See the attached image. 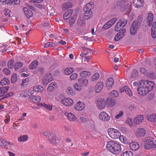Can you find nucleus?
<instances>
[{
    "label": "nucleus",
    "instance_id": "obj_1",
    "mask_svg": "<svg viewBox=\"0 0 156 156\" xmlns=\"http://www.w3.org/2000/svg\"><path fill=\"white\" fill-rule=\"evenodd\" d=\"M106 148L108 150L115 154L119 153L122 149L120 144L112 141L107 142Z\"/></svg>",
    "mask_w": 156,
    "mask_h": 156
},
{
    "label": "nucleus",
    "instance_id": "obj_2",
    "mask_svg": "<svg viewBox=\"0 0 156 156\" xmlns=\"http://www.w3.org/2000/svg\"><path fill=\"white\" fill-rule=\"evenodd\" d=\"M94 8L93 3L92 2L87 4L83 8V15L85 19L87 20H89L92 17L93 13L91 9Z\"/></svg>",
    "mask_w": 156,
    "mask_h": 156
},
{
    "label": "nucleus",
    "instance_id": "obj_3",
    "mask_svg": "<svg viewBox=\"0 0 156 156\" xmlns=\"http://www.w3.org/2000/svg\"><path fill=\"white\" fill-rule=\"evenodd\" d=\"M108 132L109 136L112 138L116 139L120 137V132L117 130L113 128H110L108 129Z\"/></svg>",
    "mask_w": 156,
    "mask_h": 156
},
{
    "label": "nucleus",
    "instance_id": "obj_4",
    "mask_svg": "<svg viewBox=\"0 0 156 156\" xmlns=\"http://www.w3.org/2000/svg\"><path fill=\"white\" fill-rule=\"evenodd\" d=\"M140 26V23L137 21L133 22L131 26L130 32L131 35H134L136 33L138 29Z\"/></svg>",
    "mask_w": 156,
    "mask_h": 156
},
{
    "label": "nucleus",
    "instance_id": "obj_5",
    "mask_svg": "<svg viewBox=\"0 0 156 156\" xmlns=\"http://www.w3.org/2000/svg\"><path fill=\"white\" fill-rule=\"evenodd\" d=\"M139 87L137 89L138 93L141 95L144 96L147 94L149 91L146 87L144 86L143 84L140 83V81L138 85Z\"/></svg>",
    "mask_w": 156,
    "mask_h": 156
},
{
    "label": "nucleus",
    "instance_id": "obj_6",
    "mask_svg": "<svg viewBox=\"0 0 156 156\" xmlns=\"http://www.w3.org/2000/svg\"><path fill=\"white\" fill-rule=\"evenodd\" d=\"M140 83L143 84L144 86L146 87L148 89L149 91L151 90L154 86V83L151 81H149L147 80H141Z\"/></svg>",
    "mask_w": 156,
    "mask_h": 156
},
{
    "label": "nucleus",
    "instance_id": "obj_7",
    "mask_svg": "<svg viewBox=\"0 0 156 156\" xmlns=\"http://www.w3.org/2000/svg\"><path fill=\"white\" fill-rule=\"evenodd\" d=\"M127 1V0H119L117 3V6H120L122 9V10H125L129 7Z\"/></svg>",
    "mask_w": 156,
    "mask_h": 156
},
{
    "label": "nucleus",
    "instance_id": "obj_8",
    "mask_svg": "<svg viewBox=\"0 0 156 156\" xmlns=\"http://www.w3.org/2000/svg\"><path fill=\"white\" fill-rule=\"evenodd\" d=\"M88 83L87 80L83 78L79 80V91L82 90L83 89V86H86Z\"/></svg>",
    "mask_w": 156,
    "mask_h": 156
},
{
    "label": "nucleus",
    "instance_id": "obj_9",
    "mask_svg": "<svg viewBox=\"0 0 156 156\" xmlns=\"http://www.w3.org/2000/svg\"><path fill=\"white\" fill-rule=\"evenodd\" d=\"M0 2L4 3L5 4H6L8 5H15L19 4L20 2V0H0Z\"/></svg>",
    "mask_w": 156,
    "mask_h": 156
},
{
    "label": "nucleus",
    "instance_id": "obj_10",
    "mask_svg": "<svg viewBox=\"0 0 156 156\" xmlns=\"http://www.w3.org/2000/svg\"><path fill=\"white\" fill-rule=\"evenodd\" d=\"M12 143L7 142L6 140L0 138V145L4 147L5 148L8 149L10 147Z\"/></svg>",
    "mask_w": 156,
    "mask_h": 156
},
{
    "label": "nucleus",
    "instance_id": "obj_11",
    "mask_svg": "<svg viewBox=\"0 0 156 156\" xmlns=\"http://www.w3.org/2000/svg\"><path fill=\"white\" fill-rule=\"evenodd\" d=\"M61 103L66 106H69L72 105L73 102L72 99L69 98H65L61 100Z\"/></svg>",
    "mask_w": 156,
    "mask_h": 156
},
{
    "label": "nucleus",
    "instance_id": "obj_12",
    "mask_svg": "<svg viewBox=\"0 0 156 156\" xmlns=\"http://www.w3.org/2000/svg\"><path fill=\"white\" fill-rule=\"evenodd\" d=\"M126 32V30L124 29L122 30L119 32L115 37V41H118L120 39H121L124 36Z\"/></svg>",
    "mask_w": 156,
    "mask_h": 156
},
{
    "label": "nucleus",
    "instance_id": "obj_13",
    "mask_svg": "<svg viewBox=\"0 0 156 156\" xmlns=\"http://www.w3.org/2000/svg\"><path fill=\"white\" fill-rule=\"evenodd\" d=\"M106 103L109 107H112L115 103V100L112 97L109 96L106 100Z\"/></svg>",
    "mask_w": 156,
    "mask_h": 156
},
{
    "label": "nucleus",
    "instance_id": "obj_14",
    "mask_svg": "<svg viewBox=\"0 0 156 156\" xmlns=\"http://www.w3.org/2000/svg\"><path fill=\"white\" fill-rule=\"evenodd\" d=\"M133 4L137 8L142 7L144 5V0H134Z\"/></svg>",
    "mask_w": 156,
    "mask_h": 156
},
{
    "label": "nucleus",
    "instance_id": "obj_15",
    "mask_svg": "<svg viewBox=\"0 0 156 156\" xmlns=\"http://www.w3.org/2000/svg\"><path fill=\"white\" fill-rule=\"evenodd\" d=\"M99 118L103 121H108L110 119V116L104 112H101L99 115Z\"/></svg>",
    "mask_w": 156,
    "mask_h": 156
},
{
    "label": "nucleus",
    "instance_id": "obj_16",
    "mask_svg": "<svg viewBox=\"0 0 156 156\" xmlns=\"http://www.w3.org/2000/svg\"><path fill=\"white\" fill-rule=\"evenodd\" d=\"M120 92L121 93L125 92L130 97L132 95V93L131 90L127 86L123 87L121 90Z\"/></svg>",
    "mask_w": 156,
    "mask_h": 156
},
{
    "label": "nucleus",
    "instance_id": "obj_17",
    "mask_svg": "<svg viewBox=\"0 0 156 156\" xmlns=\"http://www.w3.org/2000/svg\"><path fill=\"white\" fill-rule=\"evenodd\" d=\"M97 106L100 109L103 108L105 106V101L103 98L98 100L97 102Z\"/></svg>",
    "mask_w": 156,
    "mask_h": 156
},
{
    "label": "nucleus",
    "instance_id": "obj_18",
    "mask_svg": "<svg viewBox=\"0 0 156 156\" xmlns=\"http://www.w3.org/2000/svg\"><path fill=\"white\" fill-rule=\"evenodd\" d=\"M63 113L64 115L67 117L69 121H73L75 120L76 118L75 116L71 113L65 112Z\"/></svg>",
    "mask_w": 156,
    "mask_h": 156
},
{
    "label": "nucleus",
    "instance_id": "obj_19",
    "mask_svg": "<svg viewBox=\"0 0 156 156\" xmlns=\"http://www.w3.org/2000/svg\"><path fill=\"white\" fill-rule=\"evenodd\" d=\"M145 130L142 128L137 129L136 132V135L137 136H144L145 134Z\"/></svg>",
    "mask_w": 156,
    "mask_h": 156
},
{
    "label": "nucleus",
    "instance_id": "obj_20",
    "mask_svg": "<svg viewBox=\"0 0 156 156\" xmlns=\"http://www.w3.org/2000/svg\"><path fill=\"white\" fill-rule=\"evenodd\" d=\"M153 144V140L149 139L146 140L144 143V148L147 149H150Z\"/></svg>",
    "mask_w": 156,
    "mask_h": 156
},
{
    "label": "nucleus",
    "instance_id": "obj_21",
    "mask_svg": "<svg viewBox=\"0 0 156 156\" xmlns=\"http://www.w3.org/2000/svg\"><path fill=\"white\" fill-rule=\"evenodd\" d=\"M44 135L45 136H47L46 138L49 140L50 142L52 143L53 144H54L56 142L54 138V137L53 138H51V135H50V134H48V132H46L44 133Z\"/></svg>",
    "mask_w": 156,
    "mask_h": 156
},
{
    "label": "nucleus",
    "instance_id": "obj_22",
    "mask_svg": "<svg viewBox=\"0 0 156 156\" xmlns=\"http://www.w3.org/2000/svg\"><path fill=\"white\" fill-rule=\"evenodd\" d=\"M143 119V115H138L134 119L133 122L135 124H138L141 122Z\"/></svg>",
    "mask_w": 156,
    "mask_h": 156
},
{
    "label": "nucleus",
    "instance_id": "obj_23",
    "mask_svg": "<svg viewBox=\"0 0 156 156\" xmlns=\"http://www.w3.org/2000/svg\"><path fill=\"white\" fill-rule=\"evenodd\" d=\"M23 11L27 17L30 18L33 15L32 12L27 7H24L23 9Z\"/></svg>",
    "mask_w": 156,
    "mask_h": 156
},
{
    "label": "nucleus",
    "instance_id": "obj_24",
    "mask_svg": "<svg viewBox=\"0 0 156 156\" xmlns=\"http://www.w3.org/2000/svg\"><path fill=\"white\" fill-rule=\"evenodd\" d=\"M72 6V4L69 2H66L62 4V10L65 11L67 9L71 8Z\"/></svg>",
    "mask_w": 156,
    "mask_h": 156
},
{
    "label": "nucleus",
    "instance_id": "obj_25",
    "mask_svg": "<svg viewBox=\"0 0 156 156\" xmlns=\"http://www.w3.org/2000/svg\"><path fill=\"white\" fill-rule=\"evenodd\" d=\"M29 100L34 103H37L41 101V98L40 96H36L33 95L29 97Z\"/></svg>",
    "mask_w": 156,
    "mask_h": 156
},
{
    "label": "nucleus",
    "instance_id": "obj_26",
    "mask_svg": "<svg viewBox=\"0 0 156 156\" xmlns=\"http://www.w3.org/2000/svg\"><path fill=\"white\" fill-rule=\"evenodd\" d=\"M103 86V82H99L96 85L95 91L96 93H98L101 91Z\"/></svg>",
    "mask_w": 156,
    "mask_h": 156
},
{
    "label": "nucleus",
    "instance_id": "obj_27",
    "mask_svg": "<svg viewBox=\"0 0 156 156\" xmlns=\"http://www.w3.org/2000/svg\"><path fill=\"white\" fill-rule=\"evenodd\" d=\"M129 146L131 149L134 151H136L139 148L138 144L135 142L131 143L130 144Z\"/></svg>",
    "mask_w": 156,
    "mask_h": 156
},
{
    "label": "nucleus",
    "instance_id": "obj_28",
    "mask_svg": "<svg viewBox=\"0 0 156 156\" xmlns=\"http://www.w3.org/2000/svg\"><path fill=\"white\" fill-rule=\"evenodd\" d=\"M73 12L72 9H69L65 12L63 15V18L65 20L68 19L72 15Z\"/></svg>",
    "mask_w": 156,
    "mask_h": 156
},
{
    "label": "nucleus",
    "instance_id": "obj_29",
    "mask_svg": "<svg viewBox=\"0 0 156 156\" xmlns=\"http://www.w3.org/2000/svg\"><path fill=\"white\" fill-rule=\"evenodd\" d=\"M153 18V16L152 13L148 14L147 17V23L149 26H150L152 23Z\"/></svg>",
    "mask_w": 156,
    "mask_h": 156
},
{
    "label": "nucleus",
    "instance_id": "obj_30",
    "mask_svg": "<svg viewBox=\"0 0 156 156\" xmlns=\"http://www.w3.org/2000/svg\"><path fill=\"white\" fill-rule=\"evenodd\" d=\"M114 83V80L112 78H110L106 80V84L107 87L108 88H110L113 85Z\"/></svg>",
    "mask_w": 156,
    "mask_h": 156
},
{
    "label": "nucleus",
    "instance_id": "obj_31",
    "mask_svg": "<svg viewBox=\"0 0 156 156\" xmlns=\"http://www.w3.org/2000/svg\"><path fill=\"white\" fill-rule=\"evenodd\" d=\"M9 88V86L0 87V97L2 96L6 93Z\"/></svg>",
    "mask_w": 156,
    "mask_h": 156
},
{
    "label": "nucleus",
    "instance_id": "obj_32",
    "mask_svg": "<svg viewBox=\"0 0 156 156\" xmlns=\"http://www.w3.org/2000/svg\"><path fill=\"white\" fill-rule=\"evenodd\" d=\"M148 120L150 121L153 122H156V115L152 114L148 116Z\"/></svg>",
    "mask_w": 156,
    "mask_h": 156
},
{
    "label": "nucleus",
    "instance_id": "obj_33",
    "mask_svg": "<svg viewBox=\"0 0 156 156\" xmlns=\"http://www.w3.org/2000/svg\"><path fill=\"white\" fill-rule=\"evenodd\" d=\"M56 87V84L55 83H51L49 84V86L48 88V91H52L54 90L55 87Z\"/></svg>",
    "mask_w": 156,
    "mask_h": 156
},
{
    "label": "nucleus",
    "instance_id": "obj_34",
    "mask_svg": "<svg viewBox=\"0 0 156 156\" xmlns=\"http://www.w3.org/2000/svg\"><path fill=\"white\" fill-rule=\"evenodd\" d=\"M43 87L41 86L38 85L34 87L33 90L36 92H40L41 93L43 90Z\"/></svg>",
    "mask_w": 156,
    "mask_h": 156
},
{
    "label": "nucleus",
    "instance_id": "obj_35",
    "mask_svg": "<svg viewBox=\"0 0 156 156\" xmlns=\"http://www.w3.org/2000/svg\"><path fill=\"white\" fill-rule=\"evenodd\" d=\"M121 156H133V154L130 151H122Z\"/></svg>",
    "mask_w": 156,
    "mask_h": 156
},
{
    "label": "nucleus",
    "instance_id": "obj_36",
    "mask_svg": "<svg viewBox=\"0 0 156 156\" xmlns=\"http://www.w3.org/2000/svg\"><path fill=\"white\" fill-rule=\"evenodd\" d=\"M57 45V44L52 42H47L45 43L44 46V48H47L49 47H55Z\"/></svg>",
    "mask_w": 156,
    "mask_h": 156
},
{
    "label": "nucleus",
    "instance_id": "obj_37",
    "mask_svg": "<svg viewBox=\"0 0 156 156\" xmlns=\"http://www.w3.org/2000/svg\"><path fill=\"white\" fill-rule=\"evenodd\" d=\"M90 73L89 72L83 71L81 73L80 76L82 77H88L90 76Z\"/></svg>",
    "mask_w": 156,
    "mask_h": 156
},
{
    "label": "nucleus",
    "instance_id": "obj_38",
    "mask_svg": "<svg viewBox=\"0 0 156 156\" xmlns=\"http://www.w3.org/2000/svg\"><path fill=\"white\" fill-rule=\"evenodd\" d=\"M9 83V80L7 78H4L2 79L0 82V84L2 85L8 84Z\"/></svg>",
    "mask_w": 156,
    "mask_h": 156
},
{
    "label": "nucleus",
    "instance_id": "obj_39",
    "mask_svg": "<svg viewBox=\"0 0 156 156\" xmlns=\"http://www.w3.org/2000/svg\"><path fill=\"white\" fill-rule=\"evenodd\" d=\"M138 76V71L135 69H133L132 72L131 77L132 78H135Z\"/></svg>",
    "mask_w": 156,
    "mask_h": 156
},
{
    "label": "nucleus",
    "instance_id": "obj_40",
    "mask_svg": "<svg viewBox=\"0 0 156 156\" xmlns=\"http://www.w3.org/2000/svg\"><path fill=\"white\" fill-rule=\"evenodd\" d=\"M38 62L37 61L33 62L30 65L29 68H36L38 65Z\"/></svg>",
    "mask_w": 156,
    "mask_h": 156
},
{
    "label": "nucleus",
    "instance_id": "obj_41",
    "mask_svg": "<svg viewBox=\"0 0 156 156\" xmlns=\"http://www.w3.org/2000/svg\"><path fill=\"white\" fill-rule=\"evenodd\" d=\"M28 139V136L26 135L22 136L18 138V140L19 142H22L26 141Z\"/></svg>",
    "mask_w": 156,
    "mask_h": 156
},
{
    "label": "nucleus",
    "instance_id": "obj_42",
    "mask_svg": "<svg viewBox=\"0 0 156 156\" xmlns=\"http://www.w3.org/2000/svg\"><path fill=\"white\" fill-rule=\"evenodd\" d=\"M119 22L120 23L122 26V28H123L126 24L127 21L126 19L122 18Z\"/></svg>",
    "mask_w": 156,
    "mask_h": 156
},
{
    "label": "nucleus",
    "instance_id": "obj_43",
    "mask_svg": "<svg viewBox=\"0 0 156 156\" xmlns=\"http://www.w3.org/2000/svg\"><path fill=\"white\" fill-rule=\"evenodd\" d=\"M66 92L68 94L72 95H74L75 94V92L73 91L72 88L71 87H69L67 89Z\"/></svg>",
    "mask_w": 156,
    "mask_h": 156
},
{
    "label": "nucleus",
    "instance_id": "obj_44",
    "mask_svg": "<svg viewBox=\"0 0 156 156\" xmlns=\"http://www.w3.org/2000/svg\"><path fill=\"white\" fill-rule=\"evenodd\" d=\"M109 94V96L112 97L113 98L117 97L119 95L118 93L115 90L112 91Z\"/></svg>",
    "mask_w": 156,
    "mask_h": 156
},
{
    "label": "nucleus",
    "instance_id": "obj_45",
    "mask_svg": "<svg viewBox=\"0 0 156 156\" xmlns=\"http://www.w3.org/2000/svg\"><path fill=\"white\" fill-rule=\"evenodd\" d=\"M99 75L98 73H95L91 77V81H96L99 78Z\"/></svg>",
    "mask_w": 156,
    "mask_h": 156
},
{
    "label": "nucleus",
    "instance_id": "obj_46",
    "mask_svg": "<svg viewBox=\"0 0 156 156\" xmlns=\"http://www.w3.org/2000/svg\"><path fill=\"white\" fill-rule=\"evenodd\" d=\"M147 77L148 78H150L153 79L156 78V75L153 72L150 73L148 72Z\"/></svg>",
    "mask_w": 156,
    "mask_h": 156
},
{
    "label": "nucleus",
    "instance_id": "obj_47",
    "mask_svg": "<svg viewBox=\"0 0 156 156\" xmlns=\"http://www.w3.org/2000/svg\"><path fill=\"white\" fill-rule=\"evenodd\" d=\"M121 24L119 22L116 23L115 28V30L116 31H119L121 28H122V26Z\"/></svg>",
    "mask_w": 156,
    "mask_h": 156
},
{
    "label": "nucleus",
    "instance_id": "obj_48",
    "mask_svg": "<svg viewBox=\"0 0 156 156\" xmlns=\"http://www.w3.org/2000/svg\"><path fill=\"white\" fill-rule=\"evenodd\" d=\"M79 111L82 110L85 108V105L83 103H82L80 101H79Z\"/></svg>",
    "mask_w": 156,
    "mask_h": 156
},
{
    "label": "nucleus",
    "instance_id": "obj_49",
    "mask_svg": "<svg viewBox=\"0 0 156 156\" xmlns=\"http://www.w3.org/2000/svg\"><path fill=\"white\" fill-rule=\"evenodd\" d=\"M41 106L50 111H51L52 110V106L51 105H46L45 103H43L41 105Z\"/></svg>",
    "mask_w": 156,
    "mask_h": 156
},
{
    "label": "nucleus",
    "instance_id": "obj_50",
    "mask_svg": "<svg viewBox=\"0 0 156 156\" xmlns=\"http://www.w3.org/2000/svg\"><path fill=\"white\" fill-rule=\"evenodd\" d=\"M17 76L16 74H14L11 77V82L12 83H15L17 80Z\"/></svg>",
    "mask_w": 156,
    "mask_h": 156
},
{
    "label": "nucleus",
    "instance_id": "obj_51",
    "mask_svg": "<svg viewBox=\"0 0 156 156\" xmlns=\"http://www.w3.org/2000/svg\"><path fill=\"white\" fill-rule=\"evenodd\" d=\"M82 49L83 52L84 53L85 55H87L89 52H90L91 51V50L85 47H82Z\"/></svg>",
    "mask_w": 156,
    "mask_h": 156
},
{
    "label": "nucleus",
    "instance_id": "obj_52",
    "mask_svg": "<svg viewBox=\"0 0 156 156\" xmlns=\"http://www.w3.org/2000/svg\"><path fill=\"white\" fill-rule=\"evenodd\" d=\"M44 77L46 79H47L48 81L51 82L52 80V77L51 73H48L44 76Z\"/></svg>",
    "mask_w": 156,
    "mask_h": 156
},
{
    "label": "nucleus",
    "instance_id": "obj_53",
    "mask_svg": "<svg viewBox=\"0 0 156 156\" xmlns=\"http://www.w3.org/2000/svg\"><path fill=\"white\" fill-rule=\"evenodd\" d=\"M22 66V63L21 62H18L16 63L14 65V66L15 67V68H21Z\"/></svg>",
    "mask_w": 156,
    "mask_h": 156
},
{
    "label": "nucleus",
    "instance_id": "obj_54",
    "mask_svg": "<svg viewBox=\"0 0 156 156\" xmlns=\"http://www.w3.org/2000/svg\"><path fill=\"white\" fill-rule=\"evenodd\" d=\"M140 72L142 74H144L145 76H147L148 74V71L146 69H140Z\"/></svg>",
    "mask_w": 156,
    "mask_h": 156
},
{
    "label": "nucleus",
    "instance_id": "obj_55",
    "mask_svg": "<svg viewBox=\"0 0 156 156\" xmlns=\"http://www.w3.org/2000/svg\"><path fill=\"white\" fill-rule=\"evenodd\" d=\"M80 18L79 19V26H82L85 23V20H84L83 18H82V17H81L80 16Z\"/></svg>",
    "mask_w": 156,
    "mask_h": 156
},
{
    "label": "nucleus",
    "instance_id": "obj_56",
    "mask_svg": "<svg viewBox=\"0 0 156 156\" xmlns=\"http://www.w3.org/2000/svg\"><path fill=\"white\" fill-rule=\"evenodd\" d=\"M14 62V61L13 60H11L8 62V66L9 68H12Z\"/></svg>",
    "mask_w": 156,
    "mask_h": 156
},
{
    "label": "nucleus",
    "instance_id": "obj_57",
    "mask_svg": "<svg viewBox=\"0 0 156 156\" xmlns=\"http://www.w3.org/2000/svg\"><path fill=\"white\" fill-rule=\"evenodd\" d=\"M29 80V79L28 78L23 80L22 81L21 85L22 86H23L25 85H27V83L28 82Z\"/></svg>",
    "mask_w": 156,
    "mask_h": 156
},
{
    "label": "nucleus",
    "instance_id": "obj_58",
    "mask_svg": "<svg viewBox=\"0 0 156 156\" xmlns=\"http://www.w3.org/2000/svg\"><path fill=\"white\" fill-rule=\"evenodd\" d=\"M71 70L69 69H65L64 70V73L66 75H69L71 74L73 71H72V69H70Z\"/></svg>",
    "mask_w": 156,
    "mask_h": 156
},
{
    "label": "nucleus",
    "instance_id": "obj_59",
    "mask_svg": "<svg viewBox=\"0 0 156 156\" xmlns=\"http://www.w3.org/2000/svg\"><path fill=\"white\" fill-rule=\"evenodd\" d=\"M111 27L110 23L108 22H107L103 26V28L105 29H107L110 28Z\"/></svg>",
    "mask_w": 156,
    "mask_h": 156
},
{
    "label": "nucleus",
    "instance_id": "obj_60",
    "mask_svg": "<svg viewBox=\"0 0 156 156\" xmlns=\"http://www.w3.org/2000/svg\"><path fill=\"white\" fill-rule=\"evenodd\" d=\"M76 20L75 18H70L69 20V23L72 25L74 24Z\"/></svg>",
    "mask_w": 156,
    "mask_h": 156
},
{
    "label": "nucleus",
    "instance_id": "obj_61",
    "mask_svg": "<svg viewBox=\"0 0 156 156\" xmlns=\"http://www.w3.org/2000/svg\"><path fill=\"white\" fill-rule=\"evenodd\" d=\"M116 20L117 19L116 18H113L108 21V22H109V23H110L111 27L115 23Z\"/></svg>",
    "mask_w": 156,
    "mask_h": 156
},
{
    "label": "nucleus",
    "instance_id": "obj_62",
    "mask_svg": "<svg viewBox=\"0 0 156 156\" xmlns=\"http://www.w3.org/2000/svg\"><path fill=\"white\" fill-rule=\"evenodd\" d=\"M123 115V113L122 111H120L119 113L115 115V117L116 119H119V117H122Z\"/></svg>",
    "mask_w": 156,
    "mask_h": 156
},
{
    "label": "nucleus",
    "instance_id": "obj_63",
    "mask_svg": "<svg viewBox=\"0 0 156 156\" xmlns=\"http://www.w3.org/2000/svg\"><path fill=\"white\" fill-rule=\"evenodd\" d=\"M126 122L129 126H131L133 124V122L132 119L129 118L126 121Z\"/></svg>",
    "mask_w": 156,
    "mask_h": 156
},
{
    "label": "nucleus",
    "instance_id": "obj_64",
    "mask_svg": "<svg viewBox=\"0 0 156 156\" xmlns=\"http://www.w3.org/2000/svg\"><path fill=\"white\" fill-rule=\"evenodd\" d=\"M151 36L153 38L156 37V30H151Z\"/></svg>",
    "mask_w": 156,
    "mask_h": 156
}]
</instances>
